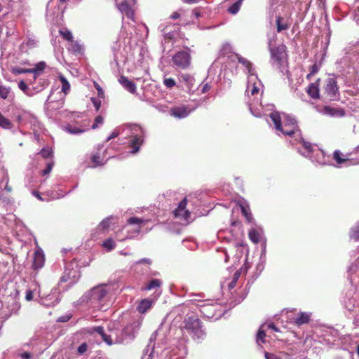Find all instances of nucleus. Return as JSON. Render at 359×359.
Returning a JSON list of instances; mask_svg holds the SVG:
<instances>
[{"label":"nucleus","mask_w":359,"mask_h":359,"mask_svg":"<svg viewBox=\"0 0 359 359\" xmlns=\"http://www.w3.org/2000/svg\"><path fill=\"white\" fill-rule=\"evenodd\" d=\"M182 329L194 340L203 339L205 332L202 328V323L196 316H186L183 320Z\"/></svg>","instance_id":"f257e3e1"},{"label":"nucleus","mask_w":359,"mask_h":359,"mask_svg":"<svg viewBox=\"0 0 359 359\" xmlns=\"http://www.w3.org/2000/svg\"><path fill=\"white\" fill-rule=\"evenodd\" d=\"M144 223V220L135 217H130L127 220L128 225H133L134 226L131 230H128V233L124 237H121L119 233H116V237L119 241H124L127 239H131L139 234L141 230L142 225Z\"/></svg>","instance_id":"f03ea898"},{"label":"nucleus","mask_w":359,"mask_h":359,"mask_svg":"<svg viewBox=\"0 0 359 359\" xmlns=\"http://www.w3.org/2000/svg\"><path fill=\"white\" fill-rule=\"evenodd\" d=\"M175 65L181 68H188L191 63V56L187 51H180L172 57Z\"/></svg>","instance_id":"7ed1b4c3"},{"label":"nucleus","mask_w":359,"mask_h":359,"mask_svg":"<svg viewBox=\"0 0 359 359\" xmlns=\"http://www.w3.org/2000/svg\"><path fill=\"white\" fill-rule=\"evenodd\" d=\"M286 46L283 43L278 46L270 47L269 51L271 59L278 65H281L283 60L286 57Z\"/></svg>","instance_id":"20e7f679"},{"label":"nucleus","mask_w":359,"mask_h":359,"mask_svg":"<svg viewBox=\"0 0 359 359\" xmlns=\"http://www.w3.org/2000/svg\"><path fill=\"white\" fill-rule=\"evenodd\" d=\"M283 123L284 128L282 133L285 135L293 136L298 128L296 119L290 115H285Z\"/></svg>","instance_id":"39448f33"},{"label":"nucleus","mask_w":359,"mask_h":359,"mask_svg":"<svg viewBox=\"0 0 359 359\" xmlns=\"http://www.w3.org/2000/svg\"><path fill=\"white\" fill-rule=\"evenodd\" d=\"M325 93L331 100H333L339 95V87L337 82L334 78H328L325 81V86L324 87Z\"/></svg>","instance_id":"423d86ee"},{"label":"nucleus","mask_w":359,"mask_h":359,"mask_svg":"<svg viewBox=\"0 0 359 359\" xmlns=\"http://www.w3.org/2000/svg\"><path fill=\"white\" fill-rule=\"evenodd\" d=\"M187 204V198H184L178 205V207L174 210L173 214L175 218L182 219L187 221L191 215L189 210H186Z\"/></svg>","instance_id":"0eeeda50"},{"label":"nucleus","mask_w":359,"mask_h":359,"mask_svg":"<svg viewBox=\"0 0 359 359\" xmlns=\"http://www.w3.org/2000/svg\"><path fill=\"white\" fill-rule=\"evenodd\" d=\"M291 25L292 20L290 17H284L280 15L276 17V26L278 33L287 30L290 27Z\"/></svg>","instance_id":"6e6552de"},{"label":"nucleus","mask_w":359,"mask_h":359,"mask_svg":"<svg viewBox=\"0 0 359 359\" xmlns=\"http://www.w3.org/2000/svg\"><path fill=\"white\" fill-rule=\"evenodd\" d=\"M311 313L299 312L297 317L291 319V323L297 327L308 324L311 321Z\"/></svg>","instance_id":"1a4fd4ad"},{"label":"nucleus","mask_w":359,"mask_h":359,"mask_svg":"<svg viewBox=\"0 0 359 359\" xmlns=\"http://www.w3.org/2000/svg\"><path fill=\"white\" fill-rule=\"evenodd\" d=\"M116 6L120 12L124 14L128 19L135 20L134 19V10L129 5L128 0H123L121 4H117Z\"/></svg>","instance_id":"9d476101"},{"label":"nucleus","mask_w":359,"mask_h":359,"mask_svg":"<svg viewBox=\"0 0 359 359\" xmlns=\"http://www.w3.org/2000/svg\"><path fill=\"white\" fill-rule=\"evenodd\" d=\"M67 50L75 55H83L84 53V46L78 40L73 39L69 42Z\"/></svg>","instance_id":"9b49d317"},{"label":"nucleus","mask_w":359,"mask_h":359,"mask_svg":"<svg viewBox=\"0 0 359 359\" xmlns=\"http://www.w3.org/2000/svg\"><path fill=\"white\" fill-rule=\"evenodd\" d=\"M320 79H318L314 83H310L306 88V93L309 97L313 99H318L320 97L319 94V86Z\"/></svg>","instance_id":"f8f14e48"},{"label":"nucleus","mask_w":359,"mask_h":359,"mask_svg":"<svg viewBox=\"0 0 359 359\" xmlns=\"http://www.w3.org/2000/svg\"><path fill=\"white\" fill-rule=\"evenodd\" d=\"M118 82L128 92L133 94L135 93L137 90L136 84L134 82L130 81L128 77L125 76H121L118 79Z\"/></svg>","instance_id":"ddd939ff"},{"label":"nucleus","mask_w":359,"mask_h":359,"mask_svg":"<svg viewBox=\"0 0 359 359\" xmlns=\"http://www.w3.org/2000/svg\"><path fill=\"white\" fill-rule=\"evenodd\" d=\"M44 262L45 257L43 252L41 250L36 251L32 263V268L34 270H38L43 266Z\"/></svg>","instance_id":"4468645a"},{"label":"nucleus","mask_w":359,"mask_h":359,"mask_svg":"<svg viewBox=\"0 0 359 359\" xmlns=\"http://www.w3.org/2000/svg\"><path fill=\"white\" fill-rule=\"evenodd\" d=\"M189 114V111L185 106L175 107L170 109V114L179 118H185Z\"/></svg>","instance_id":"2eb2a0df"},{"label":"nucleus","mask_w":359,"mask_h":359,"mask_svg":"<svg viewBox=\"0 0 359 359\" xmlns=\"http://www.w3.org/2000/svg\"><path fill=\"white\" fill-rule=\"evenodd\" d=\"M323 112L331 116L344 117L346 115L345 110L342 108H333L330 106L323 107Z\"/></svg>","instance_id":"dca6fc26"},{"label":"nucleus","mask_w":359,"mask_h":359,"mask_svg":"<svg viewBox=\"0 0 359 359\" xmlns=\"http://www.w3.org/2000/svg\"><path fill=\"white\" fill-rule=\"evenodd\" d=\"M144 140L141 136L135 135L132 137L130 142V147L133 149L131 153L136 154L139 151L141 145L143 144Z\"/></svg>","instance_id":"f3484780"},{"label":"nucleus","mask_w":359,"mask_h":359,"mask_svg":"<svg viewBox=\"0 0 359 359\" xmlns=\"http://www.w3.org/2000/svg\"><path fill=\"white\" fill-rule=\"evenodd\" d=\"M269 116L275 126L276 130L282 133L283 131V126L280 113L273 111L270 114Z\"/></svg>","instance_id":"a211bd4d"},{"label":"nucleus","mask_w":359,"mask_h":359,"mask_svg":"<svg viewBox=\"0 0 359 359\" xmlns=\"http://www.w3.org/2000/svg\"><path fill=\"white\" fill-rule=\"evenodd\" d=\"M46 63L41 61L34 65V67L31 68V73L34 74L33 81H36L40 74L46 69Z\"/></svg>","instance_id":"6ab92c4d"},{"label":"nucleus","mask_w":359,"mask_h":359,"mask_svg":"<svg viewBox=\"0 0 359 359\" xmlns=\"http://www.w3.org/2000/svg\"><path fill=\"white\" fill-rule=\"evenodd\" d=\"M181 80L186 84L188 90L192 89L195 81L194 76L189 74H183L181 75Z\"/></svg>","instance_id":"aec40b11"},{"label":"nucleus","mask_w":359,"mask_h":359,"mask_svg":"<svg viewBox=\"0 0 359 359\" xmlns=\"http://www.w3.org/2000/svg\"><path fill=\"white\" fill-rule=\"evenodd\" d=\"M151 306V302L149 299H143L137 306V310L140 313H145Z\"/></svg>","instance_id":"412c9836"},{"label":"nucleus","mask_w":359,"mask_h":359,"mask_svg":"<svg viewBox=\"0 0 359 359\" xmlns=\"http://www.w3.org/2000/svg\"><path fill=\"white\" fill-rule=\"evenodd\" d=\"M59 34L62 36V38L64 40L67 41L68 43L74 39V36L72 32L67 28L60 29Z\"/></svg>","instance_id":"4be33fe9"},{"label":"nucleus","mask_w":359,"mask_h":359,"mask_svg":"<svg viewBox=\"0 0 359 359\" xmlns=\"http://www.w3.org/2000/svg\"><path fill=\"white\" fill-rule=\"evenodd\" d=\"M333 158L338 164H341L343 163L346 162L348 160V158L344 157V156L339 150H336L334 151Z\"/></svg>","instance_id":"5701e85b"},{"label":"nucleus","mask_w":359,"mask_h":359,"mask_svg":"<svg viewBox=\"0 0 359 359\" xmlns=\"http://www.w3.org/2000/svg\"><path fill=\"white\" fill-rule=\"evenodd\" d=\"M243 1L244 0L236 1L228 8V12L233 15L236 14L239 11Z\"/></svg>","instance_id":"b1692460"},{"label":"nucleus","mask_w":359,"mask_h":359,"mask_svg":"<svg viewBox=\"0 0 359 359\" xmlns=\"http://www.w3.org/2000/svg\"><path fill=\"white\" fill-rule=\"evenodd\" d=\"M248 236L252 243L257 244L259 242L260 234L256 229H250L248 233Z\"/></svg>","instance_id":"393cba45"},{"label":"nucleus","mask_w":359,"mask_h":359,"mask_svg":"<svg viewBox=\"0 0 359 359\" xmlns=\"http://www.w3.org/2000/svg\"><path fill=\"white\" fill-rule=\"evenodd\" d=\"M59 79L62 83V92L67 95L70 89V84L67 79L62 75L59 76Z\"/></svg>","instance_id":"a878e982"},{"label":"nucleus","mask_w":359,"mask_h":359,"mask_svg":"<svg viewBox=\"0 0 359 359\" xmlns=\"http://www.w3.org/2000/svg\"><path fill=\"white\" fill-rule=\"evenodd\" d=\"M139 327L140 323L137 321H134L131 324L127 325L125 327L124 331L128 334H132L139 328Z\"/></svg>","instance_id":"bb28decb"},{"label":"nucleus","mask_w":359,"mask_h":359,"mask_svg":"<svg viewBox=\"0 0 359 359\" xmlns=\"http://www.w3.org/2000/svg\"><path fill=\"white\" fill-rule=\"evenodd\" d=\"M0 126L4 129H11L13 127L12 123L0 112Z\"/></svg>","instance_id":"cd10ccee"},{"label":"nucleus","mask_w":359,"mask_h":359,"mask_svg":"<svg viewBox=\"0 0 359 359\" xmlns=\"http://www.w3.org/2000/svg\"><path fill=\"white\" fill-rule=\"evenodd\" d=\"M241 212L243 216L245 217L248 222H250L252 219V216L250 212V210L248 206L241 205Z\"/></svg>","instance_id":"c85d7f7f"},{"label":"nucleus","mask_w":359,"mask_h":359,"mask_svg":"<svg viewBox=\"0 0 359 359\" xmlns=\"http://www.w3.org/2000/svg\"><path fill=\"white\" fill-rule=\"evenodd\" d=\"M262 327L263 325L260 327L257 334V343L258 344H260V343L264 344L266 342L265 338L266 334L265 331L262 329Z\"/></svg>","instance_id":"c756f323"},{"label":"nucleus","mask_w":359,"mask_h":359,"mask_svg":"<svg viewBox=\"0 0 359 359\" xmlns=\"http://www.w3.org/2000/svg\"><path fill=\"white\" fill-rule=\"evenodd\" d=\"M106 294L107 291L105 289L102 287L95 289L93 294L95 298H96L99 301H101L106 296Z\"/></svg>","instance_id":"7c9ffc66"},{"label":"nucleus","mask_w":359,"mask_h":359,"mask_svg":"<svg viewBox=\"0 0 359 359\" xmlns=\"http://www.w3.org/2000/svg\"><path fill=\"white\" fill-rule=\"evenodd\" d=\"M11 72L14 75L20 74L31 73V69H25L19 67H13L11 69Z\"/></svg>","instance_id":"2f4dec72"},{"label":"nucleus","mask_w":359,"mask_h":359,"mask_svg":"<svg viewBox=\"0 0 359 359\" xmlns=\"http://www.w3.org/2000/svg\"><path fill=\"white\" fill-rule=\"evenodd\" d=\"M162 282L159 279H153L146 286V290H150L161 285Z\"/></svg>","instance_id":"473e14b6"},{"label":"nucleus","mask_w":359,"mask_h":359,"mask_svg":"<svg viewBox=\"0 0 359 359\" xmlns=\"http://www.w3.org/2000/svg\"><path fill=\"white\" fill-rule=\"evenodd\" d=\"M102 246L107 249L108 251H111L113 249L115 248L116 247V243L115 242L113 241V239L111 238H108L107 240H105L103 243H102Z\"/></svg>","instance_id":"72a5a7b5"},{"label":"nucleus","mask_w":359,"mask_h":359,"mask_svg":"<svg viewBox=\"0 0 359 359\" xmlns=\"http://www.w3.org/2000/svg\"><path fill=\"white\" fill-rule=\"evenodd\" d=\"M237 59L239 63L242 64L245 67H246L249 72H250L251 68H252V63L245 59V57H243L241 55L237 56Z\"/></svg>","instance_id":"f704fd0d"},{"label":"nucleus","mask_w":359,"mask_h":359,"mask_svg":"<svg viewBox=\"0 0 359 359\" xmlns=\"http://www.w3.org/2000/svg\"><path fill=\"white\" fill-rule=\"evenodd\" d=\"M11 92V88L0 86V97L3 99H6Z\"/></svg>","instance_id":"c9c22d12"},{"label":"nucleus","mask_w":359,"mask_h":359,"mask_svg":"<svg viewBox=\"0 0 359 359\" xmlns=\"http://www.w3.org/2000/svg\"><path fill=\"white\" fill-rule=\"evenodd\" d=\"M240 274L241 273L238 271H236L233 274V277L231 281L229 283V286H228L230 290H232L236 287L238 280L240 277Z\"/></svg>","instance_id":"e433bc0d"},{"label":"nucleus","mask_w":359,"mask_h":359,"mask_svg":"<svg viewBox=\"0 0 359 359\" xmlns=\"http://www.w3.org/2000/svg\"><path fill=\"white\" fill-rule=\"evenodd\" d=\"M39 154L43 158H49L53 156V151L50 149L43 148Z\"/></svg>","instance_id":"4c0bfd02"},{"label":"nucleus","mask_w":359,"mask_h":359,"mask_svg":"<svg viewBox=\"0 0 359 359\" xmlns=\"http://www.w3.org/2000/svg\"><path fill=\"white\" fill-rule=\"evenodd\" d=\"M163 84L169 88L174 87L176 85V82L172 78H165L163 80Z\"/></svg>","instance_id":"58836bf2"},{"label":"nucleus","mask_w":359,"mask_h":359,"mask_svg":"<svg viewBox=\"0 0 359 359\" xmlns=\"http://www.w3.org/2000/svg\"><path fill=\"white\" fill-rule=\"evenodd\" d=\"M53 165H54V162L53 161L48 162L46 164V168L41 171L42 175L44 176V175H48L51 172Z\"/></svg>","instance_id":"ea45409f"},{"label":"nucleus","mask_w":359,"mask_h":359,"mask_svg":"<svg viewBox=\"0 0 359 359\" xmlns=\"http://www.w3.org/2000/svg\"><path fill=\"white\" fill-rule=\"evenodd\" d=\"M18 87L24 93H25L27 95H30V94L28 93L29 88L27 84L23 80H21L18 83Z\"/></svg>","instance_id":"a19ab883"},{"label":"nucleus","mask_w":359,"mask_h":359,"mask_svg":"<svg viewBox=\"0 0 359 359\" xmlns=\"http://www.w3.org/2000/svg\"><path fill=\"white\" fill-rule=\"evenodd\" d=\"M351 238L355 241H359V223L358 225L352 231Z\"/></svg>","instance_id":"79ce46f5"},{"label":"nucleus","mask_w":359,"mask_h":359,"mask_svg":"<svg viewBox=\"0 0 359 359\" xmlns=\"http://www.w3.org/2000/svg\"><path fill=\"white\" fill-rule=\"evenodd\" d=\"M91 161L94 163L95 166L102 165L100 156L99 154H93L91 157Z\"/></svg>","instance_id":"37998d69"},{"label":"nucleus","mask_w":359,"mask_h":359,"mask_svg":"<svg viewBox=\"0 0 359 359\" xmlns=\"http://www.w3.org/2000/svg\"><path fill=\"white\" fill-rule=\"evenodd\" d=\"M104 118L102 116L99 115L95 117V123L92 126L93 129H96L98 127L99 124L103 123Z\"/></svg>","instance_id":"c03bdc74"},{"label":"nucleus","mask_w":359,"mask_h":359,"mask_svg":"<svg viewBox=\"0 0 359 359\" xmlns=\"http://www.w3.org/2000/svg\"><path fill=\"white\" fill-rule=\"evenodd\" d=\"M102 340L106 342L108 345H111L113 344V340L111 336L107 334L105 332L101 336Z\"/></svg>","instance_id":"a18cd8bd"},{"label":"nucleus","mask_w":359,"mask_h":359,"mask_svg":"<svg viewBox=\"0 0 359 359\" xmlns=\"http://www.w3.org/2000/svg\"><path fill=\"white\" fill-rule=\"evenodd\" d=\"M87 348H88V346L86 343H83L81 344L79 347H78V349H77V351L79 354H83L85 352H86L87 351Z\"/></svg>","instance_id":"49530a36"},{"label":"nucleus","mask_w":359,"mask_h":359,"mask_svg":"<svg viewBox=\"0 0 359 359\" xmlns=\"http://www.w3.org/2000/svg\"><path fill=\"white\" fill-rule=\"evenodd\" d=\"M109 220L108 219L103 220V221L100 224V227L102 230H105V229H108V227H109Z\"/></svg>","instance_id":"de8ad7c7"},{"label":"nucleus","mask_w":359,"mask_h":359,"mask_svg":"<svg viewBox=\"0 0 359 359\" xmlns=\"http://www.w3.org/2000/svg\"><path fill=\"white\" fill-rule=\"evenodd\" d=\"M320 69V67L317 65V63L313 64L310 68V73L311 74L315 75Z\"/></svg>","instance_id":"09e8293b"},{"label":"nucleus","mask_w":359,"mask_h":359,"mask_svg":"<svg viewBox=\"0 0 359 359\" xmlns=\"http://www.w3.org/2000/svg\"><path fill=\"white\" fill-rule=\"evenodd\" d=\"M94 86H95V89L97 90L98 95L100 97H103L104 91H103L102 88L100 87V86L96 82H95Z\"/></svg>","instance_id":"8fccbe9b"},{"label":"nucleus","mask_w":359,"mask_h":359,"mask_svg":"<svg viewBox=\"0 0 359 359\" xmlns=\"http://www.w3.org/2000/svg\"><path fill=\"white\" fill-rule=\"evenodd\" d=\"M93 332H95L98 333L99 334H100V336H102L104 333V328L102 326L94 327L93 328Z\"/></svg>","instance_id":"3c124183"},{"label":"nucleus","mask_w":359,"mask_h":359,"mask_svg":"<svg viewBox=\"0 0 359 359\" xmlns=\"http://www.w3.org/2000/svg\"><path fill=\"white\" fill-rule=\"evenodd\" d=\"M33 292L31 290H28L26 292L25 299L27 301H31L33 299Z\"/></svg>","instance_id":"603ef678"},{"label":"nucleus","mask_w":359,"mask_h":359,"mask_svg":"<svg viewBox=\"0 0 359 359\" xmlns=\"http://www.w3.org/2000/svg\"><path fill=\"white\" fill-rule=\"evenodd\" d=\"M91 101L93 102V104L96 109V111H98L101 107V102L97 100L95 98H91Z\"/></svg>","instance_id":"864d4df0"},{"label":"nucleus","mask_w":359,"mask_h":359,"mask_svg":"<svg viewBox=\"0 0 359 359\" xmlns=\"http://www.w3.org/2000/svg\"><path fill=\"white\" fill-rule=\"evenodd\" d=\"M137 263V264H146L150 265V264H151L152 262L149 258H143V259H140Z\"/></svg>","instance_id":"5fc2aeb1"},{"label":"nucleus","mask_w":359,"mask_h":359,"mask_svg":"<svg viewBox=\"0 0 359 359\" xmlns=\"http://www.w3.org/2000/svg\"><path fill=\"white\" fill-rule=\"evenodd\" d=\"M211 88V86L208 83H205L203 87H202V89H201V92L202 93H205L207 92H208Z\"/></svg>","instance_id":"6e6d98bb"},{"label":"nucleus","mask_w":359,"mask_h":359,"mask_svg":"<svg viewBox=\"0 0 359 359\" xmlns=\"http://www.w3.org/2000/svg\"><path fill=\"white\" fill-rule=\"evenodd\" d=\"M67 130H68V132H69L70 133H72V134L80 133L83 132V130H81V129H79V128H74V129H72L70 127L67 128Z\"/></svg>","instance_id":"4d7b16f0"},{"label":"nucleus","mask_w":359,"mask_h":359,"mask_svg":"<svg viewBox=\"0 0 359 359\" xmlns=\"http://www.w3.org/2000/svg\"><path fill=\"white\" fill-rule=\"evenodd\" d=\"M20 357L22 358V359H31L32 355L30 353L24 352L22 354H20Z\"/></svg>","instance_id":"13d9d810"},{"label":"nucleus","mask_w":359,"mask_h":359,"mask_svg":"<svg viewBox=\"0 0 359 359\" xmlns=\"http://www.w3.org/2000/svg\"><path fill=\"white\" fill-rule=\"evenodd\" d=\"M265 358H266V359H279L277 355L270 353H266Z\"/></svg>","instance_id":"bf43d9fd"},{"label":"nucleus","mask_w":359,"mask_h":359,"mask_svg":"<svg viewBox=\"0 0 359 359\" xmlns=\"http://www.w3.org/2000/svg\"><path fill=\"white\" fill-rule=\"evenodd\" d=\"M118 135V132L117 131H114L112 132V133L108 137L107 141H109L110 140H112L115 137H116Z\"/></svg>","instance_id":"052dcab7"},{"label":"nucleus","mask_w":359,"mask_h":359,"mask_svg":"<svg viewBox=\"0 0 359 359\" xmlns=\"http://www.w3.org/2000/svg\"><path fill=\"white\" fill-rule=\"evenodd\" d=\"M268 328L274 330L275 332H280L278 327H277L274 323H270L268 325Z\"/></svg>","instance_id":"680f3d73"},{"label":"nucleus","mask_w":359,"mask_h":359,"mask_svg":"<svg viewBox=\"0 0 359 359\" xmlns=\"http://www.w3.org/2000/svg\"><path fill=\"white\" fill-rule=\"evenodd\" d=\"M180 17V14L178 12H173L170 15V18L172 20L178 19Z\"/></svg>","instance_id":"e2e57ef3"},{"label":"nucleus","mask_w":359,"mask_h":359,"mask_svg":"<svg viewBox=\"0 0 359 359\" xmlns=\"http://www.w3.org/2000/svg\"><path fill=\"white\" fill-rule=\"evenodd\" d=\"M304 147L309 151L312 150V146L309 142H304Z\"/></svg>","instance_id":"0e129e2a"},{"label":"nucleus","mask_w":359,"mask_h":359,"mask_svg":"<svg viewBox=\"0 0 359 359\" xmlns=\"http://www.w3.org/2000/svg\"><path fill=\"white\" fill-rule=\"evenodd\" d=\"M258 92H259V88L254 86L252 89L251 90V95H254L258 93Z\"/></svg>","instance_id":"69168bd1"},{"label":"nucleus","mask_w":359,"mask_h":359,"mask_svg":"<svg viewBox=\"0 0 359 359\" xmlns=\"http://www.w3.org/2000/svg\"><path fill=\"white\" fill-rule=\"evenodd\" d=\"M192 13L196 17L198 18L201 16V13L197 8L193 10Z\"/></svg>","instance_id":"338daca9"},{"label":"nucleus","mask_w":359,"mask_h":359,"mask_svg":"<svg viewBox=\"0 0 359 359\" xmlns=\"http://www.w3.org/2000/svg\"><path fill=\"white\" fill-rule=\"evenodd\" d=\"M33 195L35 196L39 200L43 201L42 198L41 197V196L38 191H33Z\"/></svg>","instance_id":"774afa93"}]
</instances>
